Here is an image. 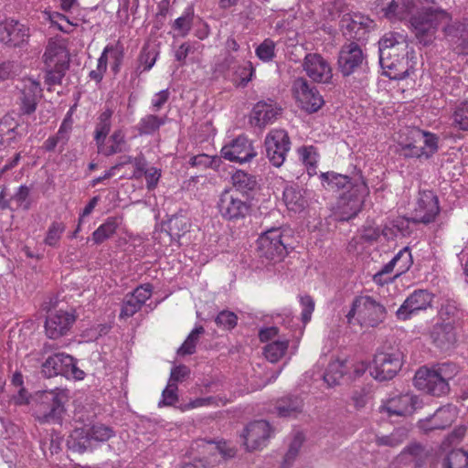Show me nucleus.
I'll return each mask as SVG.
<instances>
[{
    "label": "nucleus",
    "mask_w": 468,
    "mask_h": 468,
    "mask_svg": "<svg viewBox=\"0 0 468 468\" xmlns=\"http://www.w3.org/2000/svg\"><path fill=\"white\" fill-rule=\"evenodd\" d=\"M451 19V16L445 10L429 7L413 12L409 23L419 43L429 46L435 39L438 27L450 22Z\"/></svg>",
    "instance_id": "f257e3e1"
},
{
    "label": "nucleus",
    "mask_w": 468,
    "mask_h": 468,
    "mask_svg": "<svg viewBox=\"0 0 468 468\" xmlns=\"http://www.w3.org/2000/svg\"><path fill=\"white\" fill-rule=\"evenodd\" d=\"M385 306L370 295L356 296L346 314L348 324L356 319L361 325L377 326L386 318Z\"/></svg>",
    "instance_id": "f03ea898"
},
{
    "label": "nucleus",
    "mask_w": 468,
    "mask_h": 468,
    "mask_svg": "<svg viewBox=\"0 0 468 468\" xmlns=\"http://www.w3.org/2000/svg\"><path fill=\"white\" fill-rule=\"evenodd\" d=\"M65 411L63 396L54 390L45 391L34 409V417L40 423H58Z\"/></svg>",
    "instance_id": "7ed1b4c3"
},
{
    "label": "nucleus",
    "mask_w": 468,
    "mask_h": 468,
    "mask_svg": "<svg viewBox=\"0 0 468 468\" xmlns=\"http://www.w3.org/2000/svg\"><path fill=\"white\" fill-rule=\"evenodd\" d=\"M42 372L47 378L61 375L78 380L83 379L85 376L77 367L74 357L65 353L48 356L42 365Z\"/></svg>",
    "instance_id": "20e7f679"
},
{
    "label": "nucleus",
    "mask_w": 468,
    "mask_h": 468,
    "mask_svg": "<svg viewBox=\"0 0 468 468\" xmlns=\"http://www.w3.org/2000/svg\"><path fill=\"white\" fill-rule=\"evenodd\" d=\"M367 187L365 182L354 184L352 190L343 193L337 204V217L341 221L355 218L361 210Z\"/></svg>",
    "instance_id": "39448f33"
},
{
    "label": "nucleus",
    "mask_w": 468,
    "mask_h": 468,
    "mask_svg": "<svg viewBox=\"0 0 468 468\" xmlns=\"http://www.w3.org/2000/svg\"><path fill=\"white\" fill-rule=\"evenodd\" d=\"M403 355L400 351L378 352L373 360L370 375L379 380L392 379L402 366Z\"/></svg>",
    "instance_id": "423d86ee"
},
{
    "label": "nucleus",
    "mask_w": 468,
    "mask_h": 468,
    "mask_svg": "<svg viewBox=\"0 0 468 468\" xmlns=\"http://www.w3.org/2000/svg\"><path fill=\"white\" fill-rule=\"evenodd\" d=\"M266 157L275 167H280L285 161L290 150L291 142L286 131L273 129L270 131L264 140Z\"/></svg>",
    "instance_id": "0eeeda50"
},
{
    "label": "nucleus",
    "mask_w": 468,
    "mask_h": 468,
    "mask_svg": "<svg viewBox=\"0 0 468 468\" xmlns=\"http://www.w3.org/2000/svg\"><path fill=\"white\" fill-rule=\"evenodd\" d=\"M258 252L261 258L273 261H279L285 256L287 248L282 240L281 229H270L260 236Z\"/></svg>",
    "instance_id": "6e6552de"
},
{
    "label": "nucleus",
    "mask_w": 468,
    "mask_h": 468,
    "mask_svg": "<svg viewBox=\"0 0 468 468\" xmlns=\"http://www.w3.org/2000/svg\"><path fill=\"white\" fill-rule=\"evenodd\" d=\"M292 92L301 108L307 112H316L324 103L316 87L310 84L303 77H298L293 80Z\"/></svg>",
    "instance_id": "1a4fd4ad"
},
{
    "label": "nucleus",
    "mask_w": 468,
    "mask_h": 468,
    "mask_svg": "<svg viewBox=\"0 0 468 468\" xmlns=\"http://www.w3.org/2000/svg\"><path fill=\"white\" fill-rule=\"evenodd\" d=\"M218 208L224 218L236 220L244 218L249 214L250 206L239 193L226 189L219 196Z\"/></svg>",
    "instance_id": "9d476101"
},
{
    "label": "nucleus",
    "mask_w": 468,
    "mask_h": 468,
    "mask_svg": "<svg viewBox=\"0 0 468 468\" xmlns=\"http://www.w3.org/2000/svg\"><path fill=\"white\" fill-rule=\"evenodd\" d=\"M414 386L428 394L441 397L446 395L450 386L441 378L434 367H420L415 374Z\"/></svg>",
    "instance_id": "9b49d317"
},
{
    "label": "nucleus",
    "mask_w": 468,
    "mask_h": 468,
    "mask_svg": "<svg viewBox=\"0 0 468 468\" xmlns=\"http://www.w3.org/2000/svg\"><path fill=\"white\" fill-rule=\"evenodd\" d=\"M305 74L317 83L329 84L333 79V69L327 59L318 53L305 55L303 64Z\"/></svg>",
    "instance_id": "f8f14e48"
},
{
    "label": "nucleus",
    "mask_w": 468,
    "mask_h": 468,
    "mask_svg": "<svg viewBox=\"0 0 468 468\" xmlns=\"http://www.w3.org/2000/svg\"><path fill=\"white\" fill-rule=\"evenodd\" d=\"M75 321L76 316L72 312L49 311L45 321V334L49 339H58L68 335Z\"/></svg>",
    "instance_id": "ddd939ff"
},
{
    "label": "nucleus",
    "mask_w": 468,
    "mask_h": 468,
    "mask_svg": "<svg viewBox=\"0 0 468 468\" xmlns=\"http://www.w3.org/2000/svg\"><path fill=\"white\" fill-rule=\"evenodd\" d=\"M434 295L427 290H415L410 293L396 312L398 320L406 321L420 311L431 306Z\"/></svg>",
    "instance_id": "4468645a"
},
{
    "label": "nucleus",
    "mask_w": 468,
    "mask_h": 468,
    "mask_svg": "<svg viewBox=\"0 0 468 468\" xmlns=\"http://www.w3.org/2000/svg\"><path fill=\"white\" fill-rule=\"evenodd\" d=\"M379 63L398 57L410 55L408 43L403 35L394 32L386 33L378 41Z\"/></svg>",
    "instance_id": "2eb2a0df"
},
{
    "label": "nucleus",
    "mask_w": 468,
    "mask_h": 468,
    "mask_svg": "<svg viewBox=\"0 0 468 468\" xmlns=\"http://www.w3.org/2000/svg\"><path fill=\"white\" fill-rule=\"evenodd\" d=\"M439 212L440 207L437 196L430 190L420 192L412 220L428 224L435 219Z\"/></svg>",
    "instance_id": "dca6fc26"
},
{
    "label": "nucleus",
    "mask_w": 468,
    "mask_h": 468,
    "mask_svg": "<svg viewBox=\"0 0 468 468\" xmlns=\"http://www.w3.org/2000/svg\"><path fill=\"white\" fill-rule=\"evenodd\" d=\"M422 407V401L413 394H403L389 399L380 407V411L391 416H406L412 414Z\"/></svg>",
    "instance_id": "f3484780"
},
{
    "label": "nucleus",
    "mask_w": 468,
    "mask_h": 468,
    "mask_svg": "<svg viewBox=\"0 0 468 468\" xmlns=\"http://www.w3.org/2000/svg\"><path fill=\"white\" fill-rule=\"evenodd\" d=\"M419 3V0H381L380 12L389 21H403L410 18Z\"/></svg>",
    "instance_id": "a211bd4d"
},
{
    "label": "nucleus",
    "mask_w": 468,
    "mask_h": 468,
    "mask_svg": "<svg viewBox=\"0 0 468 468\" xmlns=\"http://www.w3.org/2000/svg\"><path fill=\"white\" fill-rule=\"evenodd\" d=\"M271 428L266 420H256L247 425L244 431V444L249 451L260 450L267 445Z\"/></svg>",
    "instance_id": "6ab92c4d"
},
{
    "label": "nucleus",
    "mask_w": 468,
    "mask_h": 468,
    "mask_svg": "<svg viewBox=\"0 0 468 468\" xmlns=\"http://www.w3.org/2000/svg\"><path fill=\"white\" fill-rule=\"evenodd\" d=\"M365 63L362 49L356 43L351 42L342 47L338 65L344 76H349L359 69H363Z\"/></svg>",
    "instance_id": "aec40b11"
},
{
    "label": "nucleus",
    "mask_w": 468,
    "mask_h": 468,
    "mask_svg": "<svg viewBox=\"0 0 468 468\" xmlns=\"http://www.w3.org/2000/svg\"><path fill=\"white\" fill-rule=\"evenodd\" d=\"M220 154L230 162L244 163L256 156V152L245 136H238L231 143L222 147Z\"/></svg>",
    "instance_id": "412c9836"
},
{
    "label": "nucleus",
    "mask_w": 468,
    "mask_h": 468,
    "mask_svg": "<svg viewBox=\"0 0 468 468\" xmlns=\"http://www.w3.org/2000/svg\"><path fill=\"white\" fill-rule=\"evenodd\" d=\"M19 90L20 112L24 115H30L36 111L37 102L42 96L40 84L33 79H25L22 80Z\"/></svg>",
    "instance_id": "4be33fe9"
},
{
    "label": "nucleus",
    "mask_w": 468,
    "mask_h": 468,
    "mask_svg": "<svg viewBox=\"0 0 468 468\" xmlns=\"http://www.w3.org/2000/svg\"><path fill=\"white\" fill-rule=\"evenodd\" d=\"M282 113V108L272 101L257 102L250 113V122L251 125L264 128L272 123Z\"/></svg>",
    "instance_id": "5701e85b"
},
{
    "label": "nucleus",
    "mask_w": 468,
    "mask_h": 468,
    "mask_svg": "<svg viewBox=\"0 0 468 468\" xmlns=\"http://www.w3.org/2000/svg\"><path fill=\"white\" fill-rule=\"evenodd\" d=\"M29 37L28 28L14 19L0 23V41L9 46H19Z\"/></svg>",
    "instance_id": "b1692460"
},
{
    "label": "nucleus",
    "mask_w": 468,
    "mask_h": 468,
    "mask_svg": "<svg viewBox=\"0 0 468 468\" xmlns=\"http://www.w3.org/2000/svg\"><path fill=\"white\" fill-rule=\"evenodd\" d=\"M456 416L455 409L451 406H445L438 409L435 413L429 418L420 420L419 427L425 432L444 430L452 425Z\"/></svg>",
    "instance_id": "393cba45"
},
{
    "label": "nucleus",
    "mask_w": 468,
    "mask_h": 468,
    "mask_svg": "<svg viewBox=\"0 0 468 468\" xmlns=\"http://www.w3.org/2000/svg\"><path fill=\"white\" fill-rule=\"evenodd\" d=\"M372 25L373 21L360 13L346 14L341 19V27L354 38L363 37Z\"/></svg>",
    "instance_id": "a878e982"
},
{
    "label": "nucleus",
    "mask_w": 468,
    "mask_h": 468,
    "mask_svg": "<svg viewBox=\"0 0 468 468\" xmlns=\"http://www.w3.org/2000/svg\"><path fill=\"white\" fill-rule=\"evenodd\" d=\"M431 337L438 347L449 349L456 342L455 325L451 321L437 323L431 329Z\"/></svg>",
    "instance_id": "bb28decb"
},
{
    "label": "nucleus",
    "mask_w": 468,
    "mask_h": 468,
    "mask_svg": "<svg viewBox=\"0 0 468 468\" xmlns=\"http://www.w3.org/2000/svg\"><path fill=\"white\" fill-rule=\"evenodd\" d=\"M48 69L58 68L67 70L69 68V53L64 46L58 42H49L43 55Z\"/></svg>",
    "instance_id": "cd10ccee"
},
{
    "label": "nucleus",
    "mask_w": 468,
    "mask_h": 468,
    "mask_svg": "<svg viewBox=\"0 0 468 468\" xmlns=\"http://www.w3.org/2000/svg\"><path fill=\"white\" fill-rule=\"evenodd\" d=\"M384 69H388L386 75L390 80H404L410 76V71L413 69V65L410 61L409 55L394 57L388 59V62H380Z\"/></svg>",
    "instance_id": "c85d7f7f"
},
{
    "label": "nucleus",
    "mask_w": 468,
    "mask_h": 468,
    "mask_svg": "<svg viewBox=\"0 0 468 468\" xmlns=\"http://www.w3.org/2000/svg\"><path fill=\"white\" fill-rule=\"evenodd\" d=\"M112 115L113 110L110 107H106L98 117L94 131V140L98 148H101V145L103 144L111 131Z\"/></svg>",
    "instance_id": "c756f323"
},
{
    "label": "nucleus",
    "mask_w": 468,
    "mask_h": 468,
    "mask_svg": "<svg viewBox=\"0 0 468 468\" xmlns=\"http://www.w3.org/2000/svg\"><path fill=\"white\" fill-rule=\"evenodd\" d=\"M127 143L125 140V133L122 130L118 129L113 132L110 136L108 144H104L98 148V151L106 156H111L115 154H119L126 151Z\"/></svg>",
    "instance_id": "7c9ffc66"
},
{
    "label": "nucleus",
    "mask_w": 468,
    "mask_h": 468,
    "mask_svg": "<svg viewBox=\"0 0 468 468\" xmlns=\"http://www.w3.org/2000/svg\"><path fill=\"white\" fill-rule=\"evenodd\" d=\"M167 120L166 115L146 114L140 119L137 131L141 135H153L159 131L161 126L166 123Z\"/></svg>",
    "instance_id": "2f4dec72"
},
{
    "label": "nucleus",
    "mask_w": 468,
    "mask_h": 468,
    "mask_svg": "<svg viewBox=\"0 0 468 468\" xmlns=\"http://www.w3.org/2000/svg\"><path fill=\"white\" fill-rule=\"evenodd\" d=\"M303 400L298 397H287L277 402L275 407L278 416L285 418L296 417L302 412Z\"/></svg>",
    "instance_id": "473e14b6"
},
{
    "label": "nucleus",
    "mask_w": 468,
    "mask_h": 468,
    "mask_svg": "<svg viewBox=\"0 0 468 468\" xmlns=\"http://www.w3.org/2000/svg\"><path fill=\"white\" fill-rule=\"evenodd\" d=\"M412 256L408 247L400 250L394 258L387 263V269L395 271V277L405 273L412 265Z\"/></svg>",
    "instance_id": "72a5a7b5"
},
{
    "label": "nucleus",
    "mask_w": 468,
    "mask_h": 468,
    "mask_svg": "<svg viewBox=\"0 0 468 468\" xmlns=\"http://www.w3.org/2000/svg\"><path fill=\"white\" fill-rule=\"evenodd\" d=\"M283 201L288 209L300 212L306 206L307 201L298 187L288 186L283 191Z\"/></svg>",
    "instance_id": "f704fd0d"
},
{
    "label": "nucleus",
    "mask_w": 468,
    "mask_h": 468,
    "mask_svg": "<svg viewBox=\"0 0 468 468\" xmlns=\"http://www.w3.org/2000/svg\"><path fill=\"white\" fill-rule=\"evenodd\" d=\"M408 438V431L405 428L395 429L388 435H377L375 442L378 446L397 447Z\"/></svg>",
    "instance_id": "c9c22d12"
},
{
    "label": "nucleus",
    "mask_w": 468,
    "mask_h": 468,
    "mask_svg": "<svg viewBox=\"0 0 468 468\" xmlns=\"http://www.w3.org/2000/svg\"><path fill=\"white\" fill-rule=\"evenodd\" d=\"M235 191L248 193L253 190L257 186L256 178L242 170H237L231 176Z\"/></svg>",
    "instance_id": "e433bc0d"
},
{
    "label": "nucleus",
    "mask_w": 468,
    "mask_h": 468,
    "mask_svg": "<svg viewBox=\"0 0 468 468\" xmlns=\"http://www.w3.org/2000/svg\"><path fill=\"white\" fill-rule=\"evenodd\" d=\"M119 226L118 219L116 218H108L103 224H101L93 233L92 240L96 244H101L104 240L111 238L116 231Z\"/></svg>",
    "instance_id": "4c0bfd02"
},
{
    "label": "nucleus",
    "mask_w": 468,
    "mask_h": 468,
    "mask_svg": "<svg viewBox=\"0 0 468 468\" xmlns=\"http://www.w3.org/2000/svg\"><path fill=\"white\" fill-rule=\"evenodd\" d=\"M288 346V340L272 341L264 346L263 354L270 362L276 363L284 356Z\"/></svg>",
    "instance_id": "58836bf2"
},
{
    "label": "nucleus",
    "mask_w": 468,
    "mask_h": 468,
    "mask_svg": "<svg viewBox=\"0 0 468 468\" xmlns=\"http://www.w3.org/2000/svg\"><path fill=\"white\" fill-rule=\"evenodd\" d=\"M408 220L405 218H398L387 223L381 229V234L387 239H392L398 235L405 236L408 233Z\"/></svg>",
    "instance_id": "ea45409f"
},
{
    "label": "nucleus",
    "mask_w": 468,
    "mask_h": 468,
    "mask_svg": "<svg viewBox=\"0 0 468 468\" xmlns=\"http://www.w3.org/2000/svg\"><path fill=\"white\" fill-rule=\"evenodd\" d=\"M101 57L105 58V66L107 67L108 58L112 60V69L116 74L120 70L123 58V48L119 45H108L104 48Z\"/></svg>",
    "instance_id": "a19ab883"
},
{
    "label": "nucleus",
    "mask_w": 468,
    "mask_h": 468,
    "mask_svg": "<svg viewBox=\"0 0 468 468\" xmlns=\"http://www.w3.org/2000/svg\"><path fill=\"white\" fill-rule=\"evenodd\" d=\"M440 318L442 322L451 321L453 325L462 318L463 311L458 307L456 302L446 300L439 311Z\"/></svg>",
    "instance_id": "79ce46f5"
},
{
    "label": "nucleus",
    "mask_w": 468,
    "mask_h": 468,
    "mask_svg": "<svg viewBox=\"0 0 468 468\" xmlns=\"http://www.w3.org/2000/svg\"><path fill=\"white\" fill-rule=\"evenodd\" d=\"M346 369V364L342 361H334L328 365V367L324 375V381L328 386L337 385L341 378H343Z\"/></svg>",
    "instance_id": "37998d69"
},
{
    "label": "nucleus",
    "mask_w": 468,
    "mask_h": 468,
    "mask_svg": "<svg viewBox=\"0 0 468 468\" xmlns=\"http://www.w3.org/2000/svg\"><path fill=\"white\" fill-rule=\"evenodd\" d=\"M443 468H468V452L463 450H452L442 462Z\"/></svg>",
    "instance_id": "c03bdc74"
},
{
    "label": "nucleus",
    "mask_w": 468,
    "mask_h": 468,
    "mask_svg": "<svg viewBox=\"0 0 468 468\" xmlns=\"http://www.w3.org/2000/svg\"><path fill=\"white\" fill-rule=\"evenodd\" d=\"M205 329L202 325L195 327L190 334L187 335L185 342L178 348L177 354L180 356L192 355L196 352V346L201 335H203Z\"/></svg>",
    "instance_id": "a18cd8bd"
},
{
    "label": "nucleus",
    "mask_w": 468,
    "mask_h": 468,
    "mask_svg": "<svg viewBox=\"0 0 468 468\" xmlns=\"http://www.w3.org/2000/svg\"><path fill=\"white\" fill-rule=\"evenodd\" d=\"M31 189L26 185H21L11 197V200L16 205L15 209L28 210L31 207L29 199Z\"/></svg>",
    "instance_id": "49530a36"
},
{
    "label": "nucleus",
    "mask_w": 468,
    "mask_h": 468,
    "mask_svg": "<svg viewBox=\"0 0 468 468\" xmlns=\"http://www.w3.org/2000/svg\"><path fill=\"white\" fill-rule=\"evenodd\" d=\"M323 178L328 181L329 185L336 186L337 188H346L352 190L354 184L362 182L359 178L354 179L353 181L346 176L337 175L334 173H326L322 175Z\"/></svg>",
    "instance_id": "de8ad7c7"
},
{
    "label": "nucleus",
    "mask_w": 468,
    "mask_h": 468,
    "mask_svg": "<svg viewBox=\"0 0 468 468\" xmlns=\"http://www.w3.org/2000/svg\"><path fill=\"white\" fill-rule=\"evenodd\" d=\"M66 229V226L62 222L54 221L48 227L44 242L50 247H56Z\"/></svg>",
    "instance_id": "09e8293b"
},
{
    "label": "nucleus",
    "mask_w": 468,
    "mask_h": 468,
    "mask_svg": "<svg viewBox=\"0 0 468 468\" xmlns=\"http://www.w3.org/2000/svg\"><path fill=\"white\" fill-rule=\"evenodd\" d=\"M452 118L454 127L468 131V103H461L453 112Z\"/></svg>",
    "instance_id": "8fccbe9b"
},
{
    "label": "nucleus",
    "mask_w": 468,
    "mask_h": 468,
    "mask_svg": "<svg viewBox=\"0 0 468 468\" xmlns=\"http://www.w3.org/2000/svg\"><path fill=\"white\" fill-rule=\"evenodd\" d=\"M113 435V431L102 424L93 425L87 432L88 438L98 441H106Z\"/></svg>",
    "instance_id": "3c124183"
},
{
    "label": "nucleus",
    "mask_w": 468,
    "mask_h": 468,
    "mask_svg": "<svg viewBox=\"0 0 468 468\" xmlns=\"http://www.w3.org/2000/svg\"><path fill=\"white\" fill-rule=\"evenodd\" d=\"M299 154L302 161L307 166L309 174L315 173L317 154L313 146L303 147L299 149Z\"/></svg>",
    "instance_id": "603ef678"
},
{
    "label": "nucleus",
    "mask_w": 468,
    "mask_h": 468,
    "mask_svg": "<svg viewBox=\"0 0 468 468\" xmlns=\"http://www.w3.org/2000/svg\"><path fill=\"white\" fill-rule=\"evenodd\" d=\"M237 315L227 310L221 311L215 318L217 325L225 330L233 329L237 325Z\"/></svg>",
    "instance_id": "864d4df0"
},
{
    "label": "nucleus",
    "mask_w": 468,
    "mask_h": 468,
    "mask_svg": "<svg viewBox=\"0 0 468 468\" xmlns=\"http://www.w3.org/2000/svg\"><path fill=\"white\" fill-rule=\"evenodd\" d=\"M141 308H142V305L140 303H138V302L136 300H134V298H133L130 294H127L125 296L122 305L120 318L126 319V318L132 317Z\"/></svg>",
    "instance_id": "5fc2aeb1"
},
{
    "label": "nucleus",
    "mask_w": 468,
    "mask_h": 468,
    "mask_svg": "<svg viewBox=\"0 0 468 468\" xmlns=\"http://www.w3.org/2000/svg\"><path fill=\"white\" fill-rule=\"evenodd\" d=\"M275 43L270 38H266L257 48L256 55L262 61H271L275 56Z\"/></svg>",
    "instance_id": "6e6d98bb"
},
{
    "label": "nucleus",
    "mask_w": 468,
    "mask_h": 468,
    "mask_svg": "<svg viewBox=\"0 0 468 468\" xmlns=\"http://www.w3.org/2000/svg\"><path fill=\"white\" fill-rule=\"evenodd\" d=\"M168 228L171 236L179 238L188 231L189 225L185 218L174 217L169 220Z\"/></svg>",
    "instance_id": "4d7b16f0"
},
{
    "label": "nucleus",
    "mask_w": 468,
    "mask_h": 468,
    "mask_svg": "<svg viewBox=\"0 0 468 468\" xmlns=\"http://www.w3.org/2000/svg\"><path fill=\"white\" fill-rule=\"evenodd\" d=\"M177 385L176 383L167 384L166 388L164 389L162 393V400L159 401L158 406H171L176 403L178 399L177 394Z\"/></svg>",
    "instance_id": "13d9d810"
},
{
    "label": "nucleus",
    "mask_w": 468,
    "mask_h": 468,
    "mask_svg": "<svg viewBox=\"0 0 468 468\" xmlns=\"http://www.w3.org/2000/svg\"><path fill=\"white\" fill-rule=\"evenodd\" d=\"M204 446L210 448L211 451L218 452L223 458L234 457L236 451L233 447L228 444L226 441L214 443L211 441H201Z\"/></svg>",
    "instance_id": "bf43d9fd"
},
{
    "label": "nucleus",
    "mask_w": 468,
    "mask_h": 468,
    "mask_svg": "<svg viewBox=\"0 0 468 468\" xmlns=\"http://www.w3.org/2000/svg\"><path fill=\"white\" fill-rule=\"evenodd\" d=\"M441 378L449 384L459 372L458 367L454 363H442L434 367Z\"/></svg>",
    "instance_id": "052dcab7"
},
{
    "label": "nucleus",
    "mask_w": 468,
    "mask_h": 468,
    "mask_svg": "<svg viewBox=\"0 0 468 468\" xmlns=\"http://www.w3.org/2000/svg\"><path fill=\"white\" fill-rule=\"evenodd\" d=\"M303 441H304L303 434L300 431L295 432V434L293 435V438L289 445V449L285 454L286 462H290L296 457V455L298 454V452L303 445Z\"/></svg>",
    "instance_id": "680f3d73"
},
{
    "label": "nucleus",
    "mask_w": 468,
    "mask_h": 468,
    "mask_svg": "<svg viewBox=\"0 0 468 468\" xmlns=\"http://www.w3.org/2000/svg\"><path fill=\"white\" fill-rule=\"evenodd\" d=\"M443 32L445 35V37L447 40L452 43V45H455L456 48H459L460 45V31L461 27L459 26V23H453L449 24L446 23L443 26Z\"/></svg>",
    "instance_id": "e2e57ef3"
},
{
    "label": "nucleus",
    "mask_w": 468,
    "mask_h": 468,
    "mask_svg": "<svg viewBox=\"0 0 468 468\" xmlns=\"http://www.w3.org/2000/svg\"><path fill=\"white\" fill-rule=\"evenodd\" d=\"M300 303L303 307L302 320L303 324H307L312 317V314L314 311V301L310 295H301Z\"/></svg>",
    "instance_id": "0e129e2a"
},
{
    "label": "nucleus",
    "mask_w": 468,
    "mask_h": 468,
    "mask_svg": "<svg viewBox=\"0 0 468 468\" xmlns=\"http://www.w3.org/2000/svg\"><path fill=\"white\" fill-rule=\"evenodd\" d=\"M153 287L149 283L138 286L130 295L142 306L151 297Z\"/></svg>",
    "instance_id": "69168bd1"
},
{
    "label": "nucleus",
    "mask_w": 468,
    "mask_h": 468,
    "mask_svg": "<svg viewBox=\"0 0 468 468\" xmlns=\"http://www.w3.org/2000/svg\"><path fill=\"white\" fill-rule=\"evenodd\" d=\"M17 127L16 120L11 114H5L0 121V135L14 133Z\"/></svg>",
    "instance_id": "338daca9"
},
{
    "label": "nucleus",
    "mask_w": 468,
    "mask_h": 468,
    "mask_svg": "<svg viewBox=\"0 0 468 468\" xmlns=\"http://www.w3.org/2000/svg\"><path fill=\"white\" fill-rule=\"evenodd\" d=\"M192 20V16L190 14H186L175 20L173 27L182 36H186L191 29Z\"/></svg>",
    "instance_id": "774afa93"
}]
</instances>
